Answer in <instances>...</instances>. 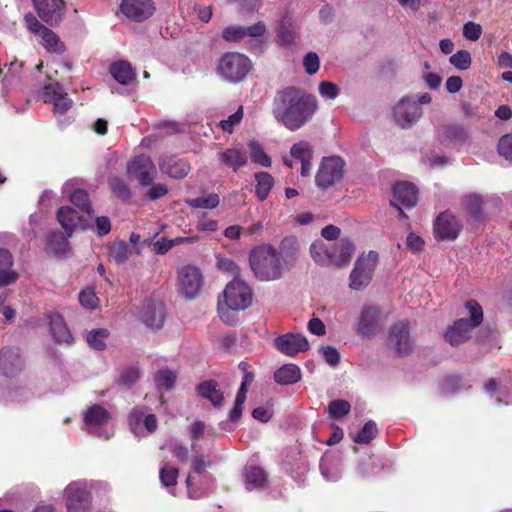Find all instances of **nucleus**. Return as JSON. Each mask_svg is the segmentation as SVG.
Returning <instances> with one entry per match:
<instances>
[{"label":"nucleus","mask_w":512,"mask_h":512,"mask_svg":"<svg viewBox=\"0 0 512 512\" xmlns=\"http://www.w3.org/2000/svg\"><path fill=\"white\" fill-rule=\"evenodd\" d=\"M351 405L346 400H334L328 406V413L331 418L340 419L350 412Z\"/></svg>","instance_id":"8fccbe9b"},{"label":"nucleus","mask_w":512,"mask_h":512,"mask_svg":"<svg viewBox=\"0 0 512 512\" xmlns=\"http://www.w3.org/2000/svg\"><path fill=\"white\" fill-rule=\"evenodd\" d=\"M38 16L53 26L62 21L64 16L63 0H33Z\"/></svg>","instance_id":"6ab92c4d"},{"label":"nucleus","mask_w":512,"mask_h":512,"mask_svg":"<svg viewBox=\"0 0 512 512\" xmlns=\"http://www.w3.org/2000/svg\"><path fill=\"white\" fill-rule=\"evenodd\" d=\"M393 198L404 207H413L418 199L417 188L410 182H399L393 188Z\"/></svg>","instance_id":"c85d7f7f"},{"label":"nucleus","mask_w":512,"mask_h":512,"mask_svg":"<svg viewBox=\"0 0 512 512\" xmlns=\"http://www.w3.org/2000/svg\"><path fill=\"white\" fill-rule=\"evenodd\" d=\"M243 481L247 490H258L267 484V474L255 464H247L243 469Z\"/></svg>","instance_id":"cd10ccee"},{"label":"nucleus","mask_w":512,"mask_h":512,"mask_svg":"<svg viewBox=\"0 0 512 512\" xmlns=\"http://www.w3.org/2000/svg\"><path fill=\"white\" fill-rule=\"evenodd\" d=\"M336 252L337 254L331 256V265L346 266L353 256L354 245L349 239H341L336 243Z\"/></svg>","instance_id":"c9c22d12"},{"label":"nucleus","mask_w":512,"mask_h":512,"mask_svg":"<svg viewBox=\"0 0 512 512\" xmlns=\"http://www.w3.org/2000/svg\"><path fill=\"white\" fill-rule=\"evenodd\" d=\"M142 322L151 329H160L164 324L165 314L162 302L145 305L141 314Z\"/></svg>","instance_id":"bb28decb"},{"label":"nucleus","mask_w":512,"mask_h":512,"mask_svg":"<svg viewBox=\"0 0 512 512\" xmlns=\"http://www.w3.org/2000/svg\"><path fill=\"white\" fill-rule=\"evenodd\" d=\"M144 417L145 410L143 408L133 409L129 416L130 429L133 432V434L138 438L146 436V433L144 432Z\"/></svg>","instance_id":"79ce46f5"},{"label":"nucleus","mask_w":512,"mask_h":512,"mask_svg":"<svg viewBox=\"0 0 512 512\" xmlns=\"http://www.w3.org/2000/svg\"><path fill=\"white\" fill-rule=\"evenodd\" d=\"M319 109L316 97L288 87L278 92L273 102V116L290 131H297L312 120Z\"/></svg>","instance_id":"f257e3e1"},{"label":"nucleus","mask_w":512,"mask_h":512,"mask_svg":"<svg viewBox=\"0 0 512 512\" xmlns=\"http://www.w3.org/2000/svg\"><path fill=\"white\" fill-rule=\"evenodd\" d=\"M290 157L301 163L300 174L306 177L312 169L313 146L309 141L301 140L292 145Z\"/></svg>","instance_id":"b1692460"},{"label":"nucleus","mask_w":512,"mask_h":512,"mask_svg":"<svg viewBox=\"0 0 512 512\" xmlns=\"http://www.w3.org/2000/svg\"><path fill=\"white\" fill-rule=\"evenodd\" d=\"M92 485L86 480L71 482L64 489L67 512H89Z\"/></svg>","instance_id":"6e6552de"},{"label":"nucleus","mask_w":512,"mask_h":512,"mask_svg":"<svg viewBox=\"0 0 512 512\" xmlns=\"http://www.w3.org/2000/svg\"><path fill=\"white\" fill-rule=\"evenodd\" d=\"M498 152L512 163V133L502 136L498 143Z\"/></svg>","instance_id":"5fc2aeb1"},{"label":"nucleus","mask_w":512,"mask_h":512,"mask_svg":"<svg viewBox=\"0 0 512 512\" xmlns=\"http://www.w3.org/2000/svg\"><path fill=\"white\" fill-rule=\"evenodd\" d=\"M255 180V194L260 201H263L268 197L274 185V179L268 172H259L255 174Z\"/></svg>","instance_id":"ea45409f"},{"label":"nucleus","mask_w":512,"mask_h":512,"mask_svg":"<svg viewBox=\"0 0 512 512\" xmlns=\"http://www.w3.org/2000/svg\"><path fill=\"white\" fill-rule=\"evenodd\" d=\"M249 263L254 275L261 281H273L283 274V267L277 250L268 244L251 250Z\"/></svg>","instance_id":"7ed1b4c3"},{"label":"nucleus","mask_w":512,"mask_h":512,"mask_svg":"<svg viewBox=\"0 0 512 512\" xmlns=\"http://www.w3.org/2000/svg\"><path fill=\"white\" fill-rule=\"evenodd\" d=\"M109 71L113 78L121 85H129L136 78L135 70L129 62L124 60L113 63Z\"/></svg>","instance_id":"f704fd0d"},{"label":"nucleus","mask_w":512,"mask_h":512,"mask_svg":"<svg viewBox=\"0 0 512 512\" xmlns=\"http://www.w3.org/2000/svg\"><path fill=\"white\" fill-rule=\"evenodd\" d=\"M179 285L187 298H195L203 285L200 270L190 265L183 267L179 272Z\"/></svg>","instance_id":"a211bd4d"},{"label":"nucleus","mask_w":512,"mask_h":512,"mask_svg":"<svg viewBox=\"0 0 512 512\" xmlns=\"http://www.w3.org/2000/svg\"><path fill=\"white\" fill-rule=\"evenodd\" d=\"M379 324V311L376 307H364L361 311L358 333L364 336L372 335L376 332Z\"/></svg>","instance_id":"7c9ffc66"},{"label":"nucleus","mask_w":512,"mask_h":512,"mask_svg":"<svg viewBox=\"0 0 512 512\" xmlns=\"http://www.w3.org/2000/svg\"><path fill=\"white\" fill-rule=\"evenodd\" d=\"M63 193L68 195L73 205L78 207L81 211L91 214L93 212L89 195L82 189L73 190V184L66 182L63 185Z\"/></svg>","instance_id":"72a5a7b5"},{"label":"nucleus","mask_w":512,"mask_h":512,"mask_svg":"<svg viewBox=\"0 0 512 512\" xmlns=\"http://www.w3.org/2000/svg\"><path fill=\"white\" fill-rule=\"evenodd\" d=\"M431 101V95L426 92L402 97L392 110L395 123L404 129L413 127L423 116L421 105L429 104Z\"/></svg>","instance_id":"20e7f679"},{"label":"nucleus","mask_w":512,"mask_h":512,"mask_svg":"<svg viewBox=\"0 0 512 512\" xmlns=\"http://www.w3.org/2000/svg\"><path fill=\"white\" fill-rule=\"evenodd\" d=\"M344 161L337 156L322 159L315 176L316 185L321 189H327L342 178Z\"/></svg>","instance_id":"9b49d317"},{"label":"nucleus","mask_w":512,"mask_h":512,"mask_svg":"<svg viewBox=\"0 0 512 512\" xmlns=\"http://www.w3.org/2000/svg\"><path fill=\"white\" fill-rule=\"evenodd\" d=\"M252 416L254 419L266 423L272 418L273 409L271 406L257 407L253 410Z\"/></svg>","instance_id":"338daca9"},{"label":"nucleus","mask_w":512,"mask_h":512,"mask_svg":"<svg viewBox=\"0 0 512 512\" xmlns=\"http://www.w3.org/2000/svg\"><path fill=\"white\" fill-rule=\"evenodd\" d=\"M252 68L251 60L238 52L225 53L217 66L218 74L226 81L239 83L243 81Z\"/></svg>","instance_id":"0eeeda50"},{"label":"nucleus","mask_w":512,"mask_h":512,"mask_svg":"<svg viewBox=\"0 0 512 512\" xmlns=\"http://www.w3.org/2000/svg\"><path fill=\"white\" fill-rule=\"evenodd\" d=\"M266 31V26L263 22H257L251 26L233 25L225 28L222 36L226 41L239 42L246 38H258Z\"/></svg>","instance_id":"412c9836"},{"label":"nucleus","mask_w":512,"mask_h":512,"mask_svg":"<svg viewBox=\"0 0 512 512\" xmlns=\"http://www.w3.org/2000/svg\"><path fill=\"white\" fill-rule=\"evenodd\" d=\"M120 11L128 19L142 22L154 14L155 5L152 0H122Z\"/></svg>","instance_id":"dca6fc26"},{"label":"nucleus","mask_w":512,"mask_h":512,"mask_svg":"<svg viewBox=\"0 0 512 512\" xmlns=\"http://www.w3.org/2000/svg\"><path fill=\"white\" fill-rule=\"evenodd\" d=\"M27 27L37 38L43 48L54 54H63L66 46L60 37L51 29L41 24L34 16H26Z\"/></svg>","instance_id":"9d476101"},{"label":"nucleus","mask_w":512,"mask_h":512,"mask_svg":"<svg viewBox=\"0 0 512 512\" xmlns=\"http://www.w3.org/2000/svg\"><path fill=\"white\" fill-rule=\"evenodd\" d=\"M57 220L68 237H71L73 232L78 228L83 230L88 228V224L79 215L78 211L70 206H62L58 209Z\"/></svg>","instance_id":"4be33fe9"},{"label":"nucleus","mask_w":512,"mask_h":512,"mask_svg":"<svg viewBox=\"0 0 512 512\" xmlns=\"http://www.w3.org/2000/svg\"><path fill=\"white\" fill-rule=\"evenodd\" d=\"M197 391L203 398L208 399L213 406L219 407L223 404L224 395L218 388L217 382L213 380L205 381L198 385Z\"/></svg>","instance_id":"e433bc0d"},{"label":"nucleus","mask_w":512,"mask_h":512,"mask_svg":"<svg viewBox=\"0 0 512 512\" xmlns=\"http://www.w3.org/2000/svg\"><path fill=\"white\" fill-rule=\"evenodd\" d=\"M24 367L23 358L16 348H2L0 350V375L12 378L21 373Z\"/></svg>","instance_id":"aec40b11"},{"label":"nucleus","mask_w":512,"mask_h":512,"mask_svg":"<svg viewBox=\"0 0 512 512\" xmlns=\"http://www.w3.org/2000/svg\"><path fill=\"white\" fill-rule=\"evenodd\" d=\"M482 33V28L479 24L475 22H468L463 27V35L466 39L471 41H476L480 38Z\"/></svg>","instance_id":"680f3d73"},{"label":"nucleus","mask_w":512,"mask_h":512,"mask_svg":"<svg viewBox=\"0 0 512 512\" xmlns=\"http://www.w3.org/2000/svg\"><path fill=\"white\" fill-rule=\"evenodd\" d=\"M330 246L331 244L325 243L323 240L318 239L315 240L310 246V255L315 263L320 266H329L331 265V256L330 255Z\"/></svg>","instance_id":"58836bf2"},{"label":"nucleus","mask_w":512,"mask_h":512,"mask_svg":"<svg viewBox=\"0 0 512 512\" xmlns=\"http://www.w3.org/2000/svg\"><path fill=\"white\" fill-rule=\"evenodd\" d=\"M387 345L399 355H407L412 351L414 341L407 322L400 321L390 329Z\"/></svg>","instance_id":"f8f14e48"},{"label":"nucleus","mask_w":512,"mask_h":512,"mask_svg":"<svg viewBox=\"0 0 512 512\" xmlns=\"http://www.w3.org/2000/svg\"><path fill=\"white\" fill-rule=\"evenodd\" d=\"M220 202L219 195L210 193L201 197L187 199L186 203L192 208L214 209Z\"/></svg>","instance_id":"49530a36"},{"label":"nucleus","mask_w":512,"mask_h":512,"mask_svg":"<svg viewBox=\"0 0 512 512\" xmlns=\"http://www.w3.org/2000/svg\"><path fill=\"white\" fill-rule=\"evenodd\" d=\"M279 40L284 45H289L294 41L295 29L294 25L288 20H283L279 28Z\"/></svg>","instance_id":"603ef678"},{"label":"nucleus","mask_w":512,"mask_h":512,"mask_svg":"<svg viewBox=\"0 0 512 512\" xmlns=\"http://www.w3.org/2000/svg\"><path fill=\"white\" fill-rule=\"evenodd\" d=\"M140 378V371L137 367H129L121 374L120 381L126 386H131Z\"/></svg>","instance_id":"0e129e2a"},{"label":"nucleus","mask_w":512,"mask_h":512,"mask_svg":"<svg viewBox=\"0 0 512 512\" xmlns=\"http://www.w3.org/2000/svg\"><path fill=\"white\" fill-rule=\"evenodd\" d=\"M108 337L109 331L107 329L98 328L88 332L86 340L91 348L95 350H103L106 347Z\"/></svg>","instance_id":"c03bdc74"},{"label":"nucleus","mask_w":512,"mask_h":512,"mask_svg":"<svg viewBox=\"0 0 512 512\" xmlns=\"http://www.w3.org/2000/svg\"><path fill=\"white\" fill-rule=\"evenodd\" d=\"M131 255V249L123 242H115L110 246L109 258L117 264L125 263Z\"/></svg>","instance_id":"a18cd8bd"},{"label":"nucleus","mask_w":512,"mask_h":512,"mask_svg":"<svg viewBox=\"0 0 512 512\" xmlns=\"http://www.w3.org/2000/svg\"><path fill=\"white\" fill-rule=\"evenodd\" d=\"M253 301L251 287L235 277L218 297L217 311L220 319L229 325L237 321L236 313L249 308Z\"/></svg>","instance_id":"f03ea898"},{"label":"nucleus","mask_w":512,"mask_h":512,"mask_svg":"<svg viewBox=\"0 0 512 512\" xmlns=\"http://www.w3.org/2000/svg\"><path fill=\"white\" fill-rule=\"evenodd\" d=\"M176 378L175 372L162 369L155 374L154 380L159 391H168L174 387Z\"/></svg>","instance_id":"37998d69"},{"label":"nucleus","mask_w":512,"mask_h":512,"mask_svg":"<svg viewBox=\"0 0 512 512\" xmlns=\"http://www.w3.org/2000/svg\"><path fill=\"white\" fill-rule=\"evenodd\" d=\"M23 63L17 60L12 61L9 64L8 71L3 79L4 87L8 88L11 86L17 79V75L21 70Z\"/></svg>","instance_id":"4d7b16f0"},{"label":"nucleus","mask_w":512,"mask_h":512,"mask_svg":"<svg viewBox=\"0 0 512 512\" xmlns=\"http://www.w3.org/2000/svg\"><path fill=\"white\" fill-rule=\"evenodd\" d=\"M461 230V222L450 212L440 213L434 221L433 232L437 240L453 241Z\"/></svg>","instance_id":"ddd939ff"},{"label":"nucleus","mask_w":512,"mask_h":512,"mask_svg":"<svg viewBox=\"0 0 512 512\" xmlns=\"http://www.w3.org/2000/svg\"><path fill=\"white\" fill-rule=\"evenodd\" d=\"M45 103H52L56 113L65 114L72 106V100L64 92L63 86L58 82H48L41 92Z\"/></svg>","instance_id":"4468645a"},{"label":"nucleus","mask_w":512,"mask_h":512,"mask_svg":"<svg viewBox=\"0 0 512 512\" xmlns=\"http://www.w3.org/2000/svg\"><path fill=\"white\" fill-rule=\"evenodd\" d=\"M321 352L330 366H336L340 361V355L338 350L333 346H324L321 348Z\"/></svg>","instance_id":"69168bd1"},{"label":"nucleus","mask_w":512,"mask_h":512,"mask_svg":"<svg viewBox=\"0 0 512 512\" xmlns=\"http://www.w3.org/2000/svg\"><path fill=\"white\" fill-rule=\"evenodd\" d=\"M243 118V107H238L237 111L230 115L227 119L220 122L221 128L226 132H232L234 127L238 125Z\"/></svg>","instance_id":"6e6d98bb"},{"label":"nucleus","mask_w":512,"mask_h":512,"mask_svg":"<svg viewBox=\"0 0 512 512\" xmlns=\"http://www.w3.org/2000/svg\"><path fill=\"white\" fill-rule=\"evenodd\" d=\"M274 379L278 384L291 385L301 379V370L295 364H285L275 372Z\"/></svg>","instance_id":"4c0bfd02"},{"label":"nucleus","mask_w":512,"mask_h":512,"mask_svg":"<svg viewBox=\"0 0 512 512\" xmlns=\"http://www.w3.org/2000/svg\"><path fill=\"white\" fill-rule=\"evenodd\" d=\"M79 301L82 306L89 309L95 308L98 304V298L96 294L90 289H86L80 292Z\"/></svg>","instance_id":"e2e57ef3"},{"label":"nucleus","mask_w":512,"mask_h":512,"mask_svg":"<svg viewBox=\"0 0 512 512\" xmlns=\"http://www.w3.org/2000/svg\"><path fill=\"white\" fill-rule=\"evenodd\" d=\"M303 65H304L305 71L309 75L315 74L319 70V67H320V60H319L318 55L316 53L309 52L304 57Z\"/></svg>","instance_id":"bf43d9fd"},{"label":"nucleus","mask_w":512,"mask_h":512,"mask_svg":"<svg viewBox=\"0 0 512 512\" xmlns=\"http://www.w3.org/2000/svg\"><path fill=\"white\" fill-rule=\"evenodd\" d=\"M320 96L325 100H334L340 94L338 85L331 81H321L318 86Z\"/></svg>","instance_id":"3c124183"},{"label":"nucleus","mask_w":512,"mask_h":512,"mask_svg":"<svg viewBox=\"0 0 512 512\" xmlns=\"http://www.w3.org/2000/svg\"><path fill=\"white\" fill-rule=\"evenodd\" d=\"M111 230V222L106 216H99L95 219V232L99 236L108 234Z\"/></svg>","instance_id":"774afa93"},{"label":"nucleus","mask_w":512,"mask_h":512,"mask_svg":"<svg viewBox=\"0 0 512 512\" xmlns=\"http://www.w3.org/2000/svg\"><path fill=\"white\" fill-rule=\"evenodd\" d=\"M320 471L326 481L339 480L343 473L341 455L334 451L326 452L320 461Z\"/></svg>","instance_id":"5701e85b"},{"label":"nucleus","mask_w":512,"mask_h":512,"mask_svg":"<svg viewBox=\"0 0 512 512\" xmlns=\"http://www.w3.org/2000/svg\"><path fill=\"white\" fill-rule=\"evenodd\" d=\"M218 158L233 171H238L248 162L247 152L244 147L228 148L218 153Z\"/></svg>","instance_id":"c756f323"},{"label":"nucleus","mask_w":512,"mask_h":512,"mask_svg":"<svg viewBox=\"0 0 512 512\" xmlns=\"http://www.w3.org/2000/svg\"><path fill=\"white\" fill-rule=\"evenodd\" d=\"M49 243L57 254L66 253L67 241L60 232L51 234L49 237Z\"/></svg>","instance_id":"052dcab7"},{"label":"nucleus","mask_w":512,"mask_h":512,"mask_svg":"<svg viewBox=\"0 0 512 512\" xmlns=\"http://www.w3.org/2000/svg\"><path fill=\"white\" fill-rule=\"evenodd\" d=\"M248 147L250 150V157L253 163L260 165L262 167H270L272 165L271 158L266 154L263 150L260 143L256 140H251L248 143Z\"/></svg>","instance_id":"a19ab883"},{"label":"nucleus","mask_w":512,"mask_h":512,"mask_svg":"<svg viewBox=\"0 0 512 512\" xmlns=\"http://www.w3.org/2000/svg\"><path fill=\"white\" fill-rule=\"evenodd\" d=\"M128 174L135 177L143 186L151 185L157 169L152 159L146 155L135 157L127 166Z\"/></svg>","instance_id":"2eb2a0df"},{"label":"nucleus","mask_w":512,"mask_h":512,"mask_svg":"<svg viewBox=\"0 0 512 512\" xmlns=\"http://www.w3.org/2000/svg\"><path fill=\"white\" fill-rule=\"evenodd\" d=\"M83 429L89 434L107 440L114 435L111 413L100 404H93L83 411Z\"/></svg>","instance_id":"39448f33"},{"label":"nucleus","mask_w":512,"mask_h":512,"mask_svg":"<svg viewBox=\"0 0 512 512\" xmlns=\"http://www.w3.org/2000/svg\"><path fill=\"white\" fill-rule=\"evenodd\" d=\"M159 477H160V481L163 486H165V487L173 486L177 482L178 469L176 467L170 465L169 463H165L160 468Z\"/></svg>","instance_id":"09e8293b"},{"label":"nucleus","mask_w":512,"mask_h":512,"mask_svg":"<svg viewBox=\"0 0 512 512\" xmlns=\"http://www.w3.org/2000/svg\"><path fill=\"white\" fill-rule=\"evenodd\" d=\"M450 63L460 70H466L471 65V56L468 51L460 50L450 57Z\"/></svg>","instance_id":"864d4df0"},{"label":"nucleus","mask_w":512,"mask_h":512,"mask_svg":"<svg viewBox=\"0 0 512 512\" xmlns=\"http://www.w3.org/2000/svg\"><path fill=\"white\" fill-rule=\"evenodd\" d=\"M162 173L176 179L186 177L190 171V165L184 159L176 157H164L159 162Z\"/></svg>","instance_id":"a878e982"},{"label":"nucleus","mask_w":512,"mask_h":512,"mask_svg":"<svg viewBox=\"0 0 512 512\" xmlns=\"http://www.w3.org/2000/svg\"><path fill=\"white\" fill-rule=\"evenodd\" d=\"M48 317L50 320V330L55 341L59 343H71L73 338L63 317L57 312L51 313Z\"/></svg>","instance_id":"473e14b6"},{"label":"nucleus","mask_w":512,"mask_h":512,"mask_svg":"<svg viewBox=\"0 0 512 512\" xmlns=\"http://www.w3.org/2000/svg\"><path fill=\"white\" fill-rule=\"evenodd\" d=\"M378 262V253L369 251L360 255L350 273L349 286L353 290H362L371 281Z\"/></svg>","instance_id":"1a4fd4ad"},{"label":"nucleus","mask_w":512,"mask_h":512,"mask_svg":"<svg viewBox=\"0 0 512 512\" xmlns=\"http://www.w3.org/2000/svg\"><path fill=\"white\" fill-rule=\"evenodd\" d=\"M378 434V428L375 422L368 421L362 430L355 436L354 441L359 444H368Z\"/></svg>","instance_id":"de8ad7c7"},{"label":"nucleus","mask_w":512,"mask_h":512,"mask_svg":"<svg viewBox=\"0 0 512 512\" xmlns=\"http://www.w3.org/2000/svg\"><path fill=\"white\" fill-rule=\"evenodd\" d=\"M466 309L468 310L471 319H459L447 330L445 334L446 340L451 345H459L460 343L468 340L471 332L478 327L483 320L482 308L476 301H467Z\"/></svg>","instance_id":"423d86ee"},{"label":"nucleus","mask_w":512,"mask_h":512,"mask_svg":"<svg viewBox=\"0 0 512 512\" xmlns=\"http://www.w3.org/2000/svg\"><path fill=\"white\" fill-rule=\"evenodd\" d=\"M274 345L281 353L291 357L309 349L308 340L300 333H286L280 335L275 338Z\"/></svg>","instance_id":"f3484780"},{"label":"nucleus","mask_w":512,"mask_h":512,"mask_svg":"<svg viewBox=\"0 0 512 512\" xmlns=\"http://www.w3.org/2000/svg\"><path fill=\"white\" fill-rule=\"evenodd\" d=\"M13 263L11 253L6 249L0 248V287L16 282L18 274L12 269Z\"/></svg>","instance_id":"2f4dec72"},{"label":"nucleus","mask_w":512,"mask_h":512,"mask_svg":"<svg viewBox=\"0 0 512 512\" xmlns=\"http://www.w3.org/2000/svg\"><path fill=\"white\" fill-rule=\"evenodd\" d=\"M109 185L111 189L121 198L128 199L130 197V189L122 179L118 177H112L109 180Z\"/></svg>","instance_id":"13d9d810"},{"label":"nucleus","mask_w":512,"mask_h":512,"mask_svg":"<svg viewBox=\"0 0 512 512\" xmlns=\"http://www.w3.org/2000/svg\"><path fill=\"white\" fill-rule=\"evenodd\" d=\"M483 197L476 193L466 194L460 199V208L471 222H480L483 219Z\"/></svg>","instance_id":"393cba45"}]
</instances>
